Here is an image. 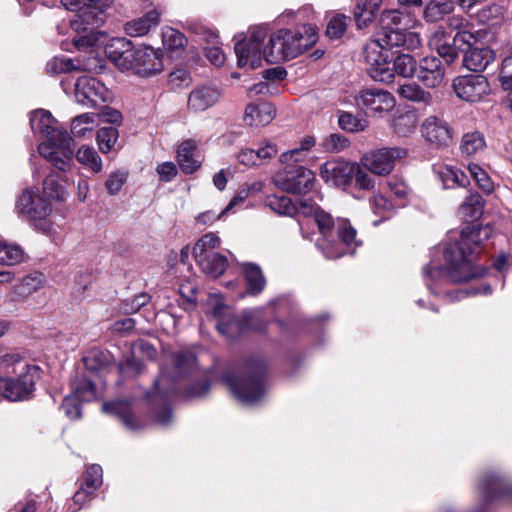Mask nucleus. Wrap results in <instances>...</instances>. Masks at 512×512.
Returning <instances> with one entry per match:
<instances>
[{"label":"nucleus","mask_w":512,"mask_h":512,"mask_svg":"<svg viewBox=\"0 0 512 512\" xmlns=\"http://www.w3.org/2000/svg\"><path fill=\"white\" fill-rule=\"evenodd\" d=\"M492 229L489 226L468 225L460 232L459 239L449 242L444 248L446 267L431 263L423 268L425 285L431 293L438 295L440 288L449 283L466 282L480 278L485 268L475 264L481 252V244L491 237Z\"/></svg>","instance_id":"f257e3e1"},{"label":"nucleus","mask_w":512,"mask_h":512,"mask_svg":"<svg viewBox=\"0 0 512 512\" xmlns=\"http://www.w3.org/2000/svg\"><path fill=\"white\" fill-rule=\"evenodd\" d=\"M295 215L313 216L318 226L320 237L316 247L327 259H337L349 253L353 254L360 242L356 239V230L347 219L332 216L309 200H300Z\"/></svg>","instance_id":"f03ea898"},{"label":"nucleus","mask_w":512,"mask_h":512,"mask_svg":"<svg viewBox=\"0 0 512 512\" xmlns=\"http://www.w3.org/2000/svg\"><path fill=\"white\" fill-rule=\"evenodd\" d=\"M55 119L49 111L38 109L30 114V126L34 133L47 138L38 146L41 156L61 172L70 171L73 166V140L66 131L54 127Z\"/></svg>","instance_id":"7ed1b4c3"},{"label":"nucleus","mask_w":512,"mask_h":512,"mask_svg":"<svg viewBox=\"0 0 512 512\" xmlns=\"http://www.w3.org/2000/svg\"><path fill=\"white\" fill-rule=\"evenodd\" d=\"M451 36H448L443 28L433 33L429 45L435 49L445 64L453 63L463 54L462 64H492L495 61V53L489 47H474L475 38L471 32L461 30L453 37L454 45L450 44Z\"/></svg>","instance_id":"20e7f679"},{"label":"nucleus","mask_w":512,"mask_h":512,"mask_svg":"<svg viewBox=\"0 0 512 512\" xmlns=\"http://www.w3.org/2000/svg\"><path fill=\"white\" fill-rule=\"evenodd\" d=\"M318 40L315 24H302L295 29L281 28L266 43L269 64H280L298 57Z\"/></svg>","instance_id":"39448f33"},{"label":"nucleus","mask_w":512,"mask_h":512,"mask_svg":"<svg viewBox=\"0 0 512 512\" xmlns=\"http://www.w3.org/2000/svg\"><path fill=\"white\" fill-rule=\"evenodd\" d=\"M265 375L264 361L260 358H250L244 363L239 377L226 372L222 376V381L241 403L253 405L260 402L265 395Z\"/></svg>","instance_id":"423d86ee"},{"label":"nucleus","mask_w":512,"mask_h":512,"mask_svg":"<svg viewBox=\"0 0 512 512\" xmlns=\"http://www.w3.org/2000/svg\"><path fill=\"white\" fill-rule=\"evenodd\" d=\"M3 365L12 367L13 377H0V395L9 401H24L32 397L40 377V368L21 359L18 354H7Z\"/></svg>","instance_id":"0eeeda50"},{"label":"nucleus","mask_w":512,"mask_h":512,"mask_svg":"<svg viewBox=\"0 0 512 512\" xmlns=\"http://www.w3.org/2000/svg\"><path fill=\"white\" fill-rule=\"evenodd\" d=\"M196 367V357L190 351H179L169 358V363L161 367L160 376L154 382V393H158L163 399L172 397L177 392L176 382L191 373ZM148 394L149 399L154 398Z\"/></svg>","instance_id":"6e6552de"},{"label":"nucleus","mask_w":512,"mask_h":512,"mask_svg":"<svg viewBox=\"0 0 512 512\" xmlns=\"http://www.w3.org/2000/svg\"><path fill=\"white\" fill-rule=\"evenodd\" d=\"M415 19L412 14L400 11L398 9L384 10L380 18L381 39L388 46L397 48L405 45L409 40L411 45L419 44L420 39L417 34L408 32L414 26Z\"/></svg>","instance_id":"1a4fd4ad"},{"label":"nucleus","mask_w":512,"mask_h":512,"mask_svg":"<svg viewBox=\"0 0 512 512\" xmlns=\"http://www.w3.org/2000/svg\"><path fill=\"white\" fill-rule=\"evenodd\" d=\"M219 246V237L214 233H207L193 247V256L202 272L214 278L222 275L228 266L226 256L215 251Z\"/></svg>","instance_id":"9d476101"},{"label":"nucleus","mask_w":512,"mask_h":512,"mask_svg":"<svg viewBox=\"0 0 512 512\" xmlns=\"http://www.w3.org/2000/svg\"><path fill=\"white\" fill-rule=\"evenodd\" d=\"M266 34L265 28L255 26L249 29L248 36L244 33L234 36L237 64H261L262 61L269 64V58L265 55L266 45L263 46Z\"/></svg>","instance_id":"9b49d317"},{"label":"nucleus","mask_w":512,"mask_h":512,"mask_svg":"<svg viewBox=\"0 0 512 512\" xmlns=\"http://www.w3.org/2000/svg\"><path fill=\"white\" fill-rule=\"evenodd\" d=\"M16 211L20 217L33 223L42 231L49 230L46 218L51 213L50 203L38 191L25 189L16 201Z\"/></svg>","instance_id":"f8f14e48"},{"label":"nucleus","mask_w":512,"mask_h":512,"mask_svg":"<svg viewBox=\"0 0 512 512\" xmlns=\"http://www.w3.org/2000/svg\"><path fill=\"white\" fill-rule=\"evenodd\" d=\"M395 46H388L378 34L376 39L369 40L364 47V60L366 64H414L416 60L409 54L393 50Z\"/></svg>","instance_id":"ddd939ff"},{"label":"nucleus","mask_w":512,"mask_h":512,"mask_svg":"<svg viewBox=\"0 0 512 512\" xmlns=\"http://www.w3.org/2000/svg\"><path fill=\"white\" fill-rule=\"evenodd\" d=\"M407 151L399 147H385L365 154L361 163L369 172L375 175H388L394 168L395 162L404 158Z\"/></svg>","instance_id":"4468645a"},{"label":"nucleus","mask_w":512,"mask_h":512,"mask_svg":"<svg viewBox=\"0 0 512 512\" xmlns=\"http://www.w3.org/2000/svg\"><path fill=\"white\" fill-rule=\"evenodd\" d=\"M314 173L303 167H291L282 173H278L274 179V184L283 191L293 194L306 193L312 189L314 185Z\"/></svg>","instance_id":"2eb2a0df"},{"label":"nucleus","mask_w":512,"mask_h":512,"mask_svg":"<svg viewBox=\"0 0 512 512\" xmlns=\"http://www.w3.org/2000/svg\"><path fill=\"white\" fill-rule=\"evenodd\" d=\"M356 104L368 116L382 117L391 111L396 104L395 98L387 91L367 89L360 91L355 98Z\"/></svg>","instance_id":"dca6fc26"},{"label":"nucleus","mask_w":512,"mask_h":512,"mask_svg":"<svg viewBox=\"0 0 512 512\" xmlns=\"http://www.w3.org/2000/svg\"><path fill=\"white\" fill-rule=\"evenodd\" d=\"M75 97L78 103L96 108L110 99V93L99 80L84 75L75 81Z\"/></svg>","instance_id":"f3484780"},{"label":"nucleus","mask_w":512,"mask_h":512,"mask_svg":"<svg viewBox=\"0 0 512 512\" xmlns=\"http://www.w3.org/2000/svg\"><path fill=\"white\" fill-rule=\"evenodd\" d=\"M456 95L467 102H478L489 93V83L485 76L469 73L458 76L453 81Z\"/></svg>","instance_id":"a211bd4d"},{"label":"nucleus","mask_w":512,"mask_h":512,"mask_svg":"<svg viewBox=\"0 0 512 512\" xmlns=\"http://www.w3.org/2000/svg\"><path fill=\"white\" fill-rule=\"evenodd\" d=\"M479 490L485 504L500 500L512 503V484L498 474L483 475L479 480Z\"/></svg>","instance_id":"6ab92c4d"},{"label":"nucleus","mask_w":512,"mask_h":512,"mask_svg":"<svg viewBox=\"0 0 512 512\" xmlns=\"http://www.w3.org/2000/svg\"><path fill=\"white\" fill-rule=\"evenodd\" d=\"M424 139L436 148L448 147L453 141V130L443 119L429 116L421 124Z\"/></svg>","instance_id":"aec40b11"},{"label":"nucleus","mask_w":512,"mask_h":512,"mask_svg":"<svg viewBox=\"0 0 512 512\" xmlns=\"http://www.w3.org/2000/svg\"><path fill=\"white\" fill-rule=\"evenodd\" d=\"M105 35L102 32H90L84 36L75 37L71 42L70 41H63L61 43V48L63 50L69 51V52H83L89 57L87 59H73L70 57H64L61 58L59 61V64H74V62L80 63L81 61L90 60L91 56L94 54H97V46L101 42L102 38H104Z\"/></svg>","instance_id":"412c9836"},{"label":"nucleus","mask_w":512,"mask_h":512,"mask_svg":"<svg viewBox=\"0 0 512 512\" xmlns=\"http://www.w3.org/2000/svg\"><path fill=\"white\" fill-rule=\"evenodd\" d=\"M357 169L356 163L346 161H328L322 165L320 176L327 183H331L337 187H345L349 185Z\"/></svg>","instance_id":"4be33fe9"},{"label":"nucleus","mask_w":512,"mask_h":512,"mask_svg":"<svg viewBox=\"0 0 512 512\" xmlns=\"http://www.w3.org/2000/svg\"><path fill=\"white\" fill-rule=\"evenodd\" d=\"M104 54L113 64H133L136 52L132 41L118 37L104 46Z\"/></svg>","instance_id":"5701e85b"},{"label":"nucleus","mask_w":512,"mask_h":512,"mask_svg":"<svg viewBox=\"0 0 512 512\" xmlns=\"http://www.w3.org/2000/svg\"><path fill=\"white\" fill-rule=\"evenodd\" d=\"M212 315L217 320L218 331L228 339H234L242 333L244 323L239 321L224 305H215Z\"/></svg>","instance_id":"b1692460"},{"label":"nucleus","mask_w":512,"mask_h":512,"mask_svg":"<svg viewBox=\"0 0 512 512\" xmlns=\"http://www.w3.org/2000/svg\"><path fill=\"white\" fill-rule=\"evenodd\" d=\"M103 412L118 417L124 426L130 431H138L142 428V424L134 416L131 403L126 400H115L105 402L102 405Z\"/></svg>","instance_id":"393cba45"},{"label":"nucleus","mask_w":512,"mask_h":512,"mask_svg":"<svg viewBox=\"0 0 512 512\" xmlns=\"http://www.w3.org/2000/svg\"><path fill=\"white\" fill-rule=\"evenodd\" d=\"M276 116L275 107L269 102H260L247 105L244 114V121L249 126H266Z\"/></svg>","instance_id":"a878e982"},{"label":"nucleus","mask_w":512,"mask_h":512,"mask_svg":"<svg viewBox=\"0 0 512 512\" xmlns=\"http://www.w3.org/2000/svg\"><path fill=\"white\" fill-rule=\"evenodd\" d=\"M177 162L185 174H192L200 168L202 160L198 155L195 141L186 140L181 143L177 150Z\"/></svg>","instance_id":"bb28decb"},{"label":"nucleus","mask_w":512,"mask_h":512,"mask_svg":"<svg viewBox=\"0 0 512 512\" xmlns=\"http://www.w3.org/2000/svg\"><path fill=\"white\" fill-rule=\"evenodd\" d=\"M159 23L160 12L156 9H152L141 17L126 22L124 31L131 37H141L146 35L151 29L157 27Z\"/></svg>","instance_id":"cd10ccee"},{"label":"nucleus","mask_w":512,"mask_h":512,"mask_svg":"<svg viewBox=\"0 0 512 512\" xmlns=\"http://www.w3.org/2000/svg\"><path fill=\"white\" fill-rule=\"evenodd\" d=\"M220 96V90L214 87L203 86L196 88L189 95L188 107L194 111H205L217 103Z\"/></svg>","instance_id":"c85d7f7f"},{"label":"nucleus","mask_w":512,"mask_h":512,"mask_svg":"<svg viewBox=\"0 0 512 512\" xmlns=\"http://www.w3.org/2000/svg\"><path fill=\"white\" fill-rule=\"evenodd\" d=\"M433 170L446 189L456 186L465 187L469 183L468 177L456 167L439 165L434 166Z\"/></svg>","instance_id":"c756f323"},{"label":"nucleus","mask_w":512,"mask_h":512,"mask_svg":"<svg viewBox=\"0 0 512 512\" xmlns=\"http://www.w3.org/2000/svg\"><path fill=\"white\" fill-rule=\"evenodd\" d=\"M43 285V276L41 274L28 275L24 277L21 282L13 286L10 299L13 302L24 300L32 293L39 290Z\"/></svg>","instance_id":"7c9ffc66"},{"label":"nucleus","mask_w":512,"mask_h":512,"mask_svg":"<svg viewBox=\"0 0 512 512\" xmlns=\"http://www.w3.org/2000/svg\"><path fill=\"white\" fill-rule=\"evenodd\" d=\"M243 273L248 293L251 295L261 293L266 285V279L261 268L254 263H244Z\"/></svg>","instance_id":"2f4dec72"},{"label":"nucleus","mask_w":512,"mask_h":512,"mask_svg":"<svg viewBox=\"0 0 512 512\" xmlns=\"http://www.w3.org/2000/svg\"><path fill=\"white\" fill-rule=\"evenodd\" d=\"M62 6L69 10L76 12V19L72 20V27L78 29V22L87 26H94L96 20V13L93 11H86L84 0H61Z\"/></svg>","instance_id":"473e14b6"},{"label":"nucleus","mask_w":512,"mask_h":512,"mask_svg":"<svg viewBox=\"0 0 512 512\" xmlns=\"http://www.w3.org/2000/svg\"><path fill=\"white\" fill-rule=\"evenodd\" d=\"M382 0H362L355 10V21L359 29L366 28L374 20Z\"/></svg>","instance_id":"72a5a7b5"},{"label":"nucleus","mask_w":512,"mask_h":512,"mask_svg":"<svg viewBox=\"0 0 512 512\" xmlns=\"http://www.w3.org/2000/svg\"><path fill=\"white\" fill-rule=\"evenodd\" d=\"M484 208V201L482 196L477 193H470L463 203L459 207V215L464 218L466 221H473L478 219L482 213Z\"/></svg>","instance_id":"f704fd0d"},{"label":"nucleus","mask_w":512,"mask_h":512,"mask_svg":"<svg viewBox=\"0 0 512 512\" xmlns=\"http://www.w3.org/2000/svg\"><path fill=\"white\" fill-rule=\"evenodd\" d=\"M418 116L415 111L409 110L395 115L391 121L394 132L402 137H407L415 130Z\"/></svg>","instance_id":"c9c22d12"},{"label":"nucleus","mask_w":512,"mask_h":512,"mask_svg":"<svg viewBox=\"0 0 512 512\" xmlns=\"http://www.w3.org/2000/svg\"><path fill=\"white\" fill-rule=\"evenodd\" d=\"M96 125L95 113H83L72 119L71 133L75 138H89Z\"/></svg>","instance_id":"e433bc0d"},{"label":"nucleus","mask_w":512,"mask_h":512,"mask_svg":"<svg viewBox=\"0 0 512 512\" xmlns=\"http://www.w3.org/2000/svg\"><path fill=\"white\" fill-rule=\"evenodd\" d=\"M77 161L93 173H100L103 169V162L98 152L91 146L82 145L75 153Z\"/></svg>","instance_id":"4c0bfd02"},{"label":"nucleus","mask_w":512,"mask_h":512,"mask_svg":"<svg viewBox=\"0 0 512 512\" xmlns=\"http://www.w3.org/2000/svg\"><path fill=\"white\" fill-rule=\"evenodd\" d=\"M351 18L343 13H333L328 17L325 34L330 40H338L344 36Z\"/></svg>","instance_id":"58836bf2"},{"label":"nucleus","mask_w":512,"mask_h":512,"mask_svg":"<svg viewBox=\"0 0 512 512\" xmlns=\"http://www.w3.org/2000/svg\"><path fill=\"white\" fill-rule=\"evenodd\" d=\"M119 131L116 127H102L96 133V142L99 150L107 154L113 150H118Z\"/></svg>","instance_id":"ea45409f"},{"label":"nucleus","mask_w":512,"mask_h":512,"mask_svg":"<svg viewBox=\"0 0 512 512\" xmlns=\"http://www.w3.org/2000/svg\"><path fill=\"white\" fill-rule=\"evenodd\" d=\"M443 66H417L416 78L427 87H437L444 79Z\"/></svg>","instance_id":"a19ab883"},{"label":"nucleus","mask_w":512,"mask_h":512,"mask_svg":"<svg viewBox=\"0 0 512 512\" xmlns=\"http://www.w3.org/2000/svg\"><path fill=\"white\" fill-rule=\"evenodd\" d=\"M265 205L279 215L294 216L297 212V206L286 195H269L265 200Z\"/></svg>","instance_id":"79ce46f5"},{"label":"nucleus","mask_w":512,"mask_h":512,"mask_svg":"<svg viewBox=\"0 0 512 512\" xmlns=\"http://www.w3.org/2000/svg\"><path fill=\"white\" fill-rule=\"evenodd\" d=\"M454 9L450 0H430L425 8L424 17L429 22H437Z\"/></svg>","instance_id":"37998d69"},{"label":"nucleus","mask_w":512,"mask_h":512,"mask_svg":"<svg viewBox=\"0 0 512 512\" xmlns=\"http://www.w3.org/2000/svg\"><path fill=\"white\" fill-rule=\"evenodd\" d=\"M485 147V139L481 132H467L462 136L460 150L467 156L474 155L482 151Z\"/></svg>","instance_id":"c03bdc74"},{"label":"nucleus","mask_w":512,"mask_h":512,"mask_svg":"<svg viewBox=\"0 0 512 512\" xmlns=\"http://www.w3.org/2000/svg\"><path fill=\"white\" fill-rule=\"evenodd\" d=\"M162 42L168 51L177 52L187 45V38L180 31L166 26L162 29Z\"/></svg>","instance_id":"a18cd8bd"},{"label":"nucleus","mask_w":512,"mask_h":512,"mask_svg":"<svg viewBox=\"0 0 512 512\" xmlns=\"http://www.w3.org/2000/svg\"><path fill=\"white\" fill-rule=\"evenodd\" d=\"M44 193L51 199L64 201L68 192L64 185L60 183V176L57 173H50L43 183Z\"/></svg>","instance_id":"49530a36"},{"label":"nucleus","mask_w":512,"mask_h":512,"mask_svg":"<svg viewBox=\"0 0 512 512\" xmlns=\"http://www.w3.org/2000/svg\"><path fill=\"white\" fill-rule=\"evenodd\" d=\"M23 258L24 251L19 245L0 241V265H16Z\"/></svg>","instance_id":"de8ad7c7"},{"label":"nucleus","mask_w":512,"mask_h":512,"mask_svg":"<svg viewBox=\"0 0 512 512\" xmlns=\"http://www.w3.org/2000/svg\"><path fill=\"white\" fill-rule=\"evenodd\" d=\"M387 186L395 197L394 202H396L399 207L404 206L410 194V188L406 182L401 177L393 175L387 179Z\"/></svg>","instance_id":"09e8293b"},{"label":"nucleus","mask_w":512,"mask_h":512,"mask_svg":"<svg viewBox=\"0 0 512 512\" xmlns=\"http://www.w3.org/2000/svg\"><path fill=\"white\" fill-rule=\"evenodd\" d=\"M261 189V182H253L251 184L241 185L235 196L230 200L229 204L221 211V214L228 213L233 207L244 202L251 194L259 192Z\"/></svg>","instance_id":"8fccbe9b"},{"label":"nucleus","mask_w":512,"mask_h":512,"mask_svg":"<svg viewBox=\"0 0 512 512\" xmlns=\"http://www.w3.org/2000/svg\"><path fill=\"white\" fill-rule=\"evenodd\" d=\"M83 362L86 369L90 371H98L106 367L109 362V356L99 349H91L83 357Z\"/></svg>","instance_id":"3c124183"},{"label":"nucleus","mask_w":512,"mask_h":512,"mask_svg":"<svg viewBox=\"0 0 512 512\" xmlns=\"http://www.w3.org/2000/svg\"><path fill=\"white\" fill-rule=\"evenodd\" d=\"M399 94L408 100L428 103L430 94L422 90L417 84L404 83L399 84Z\"/></svg>","instance_id":"603ef678"},{"label":"nucleus","mask_w":512,"mask_h":512,"mask_svg":"<svg viewBox=\"0 0 512 512\" xmlns=\"http://www.w3.org/2000/svg\"><path fill=\"white\" fill-rule=\"evenodd\" d=\"M371 208L375 214H380L383 219H388L392 211L399 206L381 194L374 195L371 202Z\"/></svg>","instance_id":"864d4df0"},{"label":"nucleus","mask_w":512,"mask_h":512,"mask_svg":"<svg viewBox=\"0 0 512 512\" xmlns=\"http://www.w3.org/2000/svg\"><path fill=\"white\" fill-rule=\"evenodd\" d=\"M151 300V296L147 293H140L133 298L125 299L119 307V311L123 314L129 315L136 313L142 307L147 305Z\"/></svg>","instance_id":"5fc2aeb1"},{"label":"nucleus","mask_w":512,"mask_h":512,"mask_svg":"<svg viewBox=\"0 0 512 512\" xmlns=\"http://www.w3.org/2000/svg\"><path fill=\"white\" fill-rule=\"evenodd\" d=\"M78 401L90 402L96 398L94 383L86 378L81 379L74 388V394Z\"/></svg>","instance_id":"6e6d98bb"},{"label":"nucleus","mask_w":512,"mask_h":512,"mask_svg":"<svg viewBox=\"0 0 512 512\" xmlns=\"http://www.w3.org/2000/svg\"><path fill=\"white\" fill-rule=\"evenodd\" d=\"M396 66H370L368 75L376 82L390 84L396 78Z\"/></svg>","instance_id":"4d7b16f0"},{"label":"nucleus","mask_w":512,"mask_h":512,"mask_svg":"<svg viewBox=\"0 0 512 512\" xmlns=\"http://www.w3.org/2000/svg\"><path fill=\"white\" fill-rule=\"evenodd\" d=\"M191 82L190 72L185 66H179L168 74V84L172 89L188 87Z\"/></svg>","instance_id":"13d9d810"},{"label":"nucleus","mask_w":512,"mask_h":512,"mask_svg":"<svg viewBox=\"0 0 512 512\" xmlns=\"http://www.w3.org/2000/svg\"><path fill=\"white\" fill-rule=\"evenodd\" d=\"M135 57L133 64H146L147 62L155 60H162L163 51L161 49H154L152 46L144 45L135 49Z\"/></svg>","instance_id":"bf43d9fd"},{"label":"nucleus","mask_w":512,"mask_h":512,"mask_svg":"<svg viewBox=\"0 0 512 512\" xmlns=\"http://www.w3.org/2000/svg\"><path fill=\"white\" fill-rule=\"evenodd\" d=\"M127 176V173L123 171H115L110 173L105 182V187L109 195L113 196L120 192L123 185L127 181Z\"/></svg>","instance_id":"052dcab7"},{"label":"nucleus","mask_w":512,"mask_h":512,"mask_svg":"<svg viewBox=\"0 0 512 512\" xmlns=\"http://www.w3.org/2000/svg\"><path fill=\"white\" fill-rule=\"evenodd\" d=\"M468 170L471 176L475 179L477 184L486 192H491L493 185L488 174L475 163L468 165Z\"/></svg>","instance_id":"680f3d73"},{"label":"nucleus","mask_w":512,"mask_h":512,"mask_svg":"<svg viewBox=\"0 0 512 512\" xmlns=\"http://www.w3.org/2000/svg\"><path fill=\"white\" fill-rule=\"evenodd\" d=\"M102 484V468L100 465L89 466L85 473L84 486L95 491Z\"/></svg>","instance_id":"e2e57ef3"},{"label":"nucleus","mask_w":512,"mask_h":512,"mask_svg":"<svg viewBox=\"0 0 512 512\" xmlns=\"http://www.w3.org/2000/svg\"><path fill=\"white\" fill-rule=\"evenodd\" d=\"M353 179H355V186L360 190L370 191L375 187L374 178L369 174L367 169H363L358 164Z\"/></svg>","instance_id":"0e129e2a"},{"label":"nucleus","mask_w":512,"mask_h":512,"mask_svg":"<svg viewBox=\"0 0 512 512\" xmlns=\"http://www.w3.org/2000/svg\"><path fill=\"white\" fill-rule=\"evenodd\" d=\"M315 145V139L311 136L303 138L299 147L292 149L280 155L281 163H289L295 154H305Z\"/></svg>","instance_id":"69168bd1"},{"label":"nucleus","mask_w":512,"mask_h":512,"mask_svg":"<svg viewBox=\"0 0 512 512\" xmlns=\"http://www.w3.org/2000/svg\"><path fill=\"white\" fill-rule=\"evenodd\" d=\"M61 410L71 420L81 417L80 401L75 396H66L62 402Z\"/></svg>","instance_id":"338daca9"},{"label":"nucleus","mask_w":512,"mask_h":512,"mask_svg":"<svg viewBox=\"0 0 512 512\" xmlns=\"http://www.w3.org/2000/svg\"><path fill=\"white\" fill-rule=\"evenodd\" d=\"M96 117H99L102 122L114 124L120 126L123 121L122 113L110 106H103L99 113L96 114Z\"/></svg>","instance_id":"774afa93"}]
</instances>
